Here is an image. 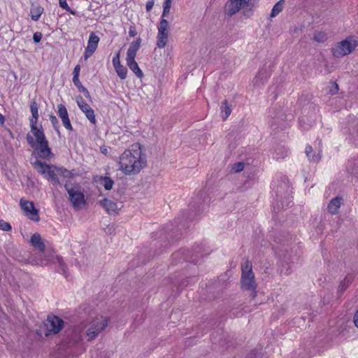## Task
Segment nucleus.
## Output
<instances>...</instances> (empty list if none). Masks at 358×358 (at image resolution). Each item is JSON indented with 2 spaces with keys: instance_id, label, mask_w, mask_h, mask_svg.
<instances>
[{
  "instance_id": "obj_1",
  "label": "nucleus",
  "mask_w": 358,
  "mask_h": 358,
  "mask_svg": "<svg viewBox=\"0 0 358 358\" xmlns=\"http://www.w3.org/2000/svg\"><path fill=\"white\" fill-rule=\"evenodd\" d=\"M146 159L142 156L141 148L133 145L120 157V169L126 175L136 174L146 165Z\"/></svg>"
},
{
  "instance_id": "obj_2",
  "label": "nucleus",
  "mask_w": 358,
  "mask_h": 358,
  "mask_svg": "<svg viewBox=\"0 0 358 358\" xmlns=\"http://www.w3.org/2000/svg\"><path fill=\"white\" fill-rule=\"evenodd\" d=\"M32 135L28 134L26 139L28 144L36 150H38V156L41 158L49 159L52 156L51 149L48 145V141L45 136L41 125L35 130H31Z\"/></svg>"
},
{
  "instance_id": "obj_3",
  "label": "nucleus",
  "mask_w": 358,
  "mask_h": 358,
  "mask_svg": "<svg viewBox=\"0 0 358 358\" xmlns=\"http://www.w3.org/2000/svg\"><path fill=\"white\" fill-rule=\"evenodd\" d=\"M272 189L275 195V200L276 203L274 208L279 209L285 208L289 206L292 203L291 189L287 180L284 178L280 181L278 180H274L272 183Z\"/></svg>"
},
{
  "instance_id": "obj_4",
  "label": "nucleus",
  "mask_w": 358,
  "mask_h": 358,
  "mask_svg": "<svg viewBox=\"0 0 358 358\" xmlns=\"http://www.w3.org/2000/svg\"><path fill=\"white\" fill-rule=\"evenodd\" d=\"M171 5V0H165L163 3V13L159 24L157 26V46L159 48H164L168 42L169 23L165 17L170 12Z\"/></svg>"
},
{
  "instance_id": "obj_5",
  "label": "nucleus",
  "mask_w": 358,
  "mask_h": 358,
  "mask_svg": "<svg viewBox=\"0 0 358 358\" xmlns=\"http://www.w3.org/2000/svg\"><path fill=\"white\" fill-rule=\"evenodd\" d=\"M34 169L41 175H45L47 180L51 181L54 185H60L58 178V168L52 164H48L40 160H36L34 163Z\"/></svg>"
},
{
  "instance_id": "obj_6",
  "label": "nucleus",
  "mask_w": 358,
  "mask_h": 358,
  "mask_svg": "<svg viewBox=\"0 0 358 358\" xmlns=\"http://www.w3.org/2000/svg\"><path fill=\"white\" fill-rule=\"evenodd\" d=\"M53 262L57 264L59 266V271L63 274L66 273V266L63 262L62 257L56 255L54 250H44L37 255V264L41 266H46L49 263Z\"/></svg>"
},
{
  "instance_id": "obj_7",
  "label": "nucleus",
  "mask_w": 358,
  "mask_h": 358,
  "mask_svg": "<svg viewBox=\"0 0 358 358\" xmlns=\"http://www.w3.org/2000/svg\"><path fill=\"white\" fill-rule=\"evenodd\" d=\"M358 45L357 41L348 37L346 39L338 43L332 48L331 52L335 57L341 58L350 54Z\"/></svg>"
},
{
  "instance_id": "obj_8",
  "label": "nucleus",
  "mask_w": 358,
  "mask_h": 358,
  "mask_svg": "<svg viewBox=\"0 0 358 358\" xmlns=\"http://www.w3.org/2000/svg\"><path fill=\"white\" fill-rule=\"evenodd\" d=\"M108 322L109 318L107 317L100 316L94 319L86 332L88 341L94 340L100 332L105 329Z\"/></svg>"
},
{
  "instance_id": "obj_9",
  "label": "nucleus",
  "mask_w": 358,
  "mask_h": 358,
  "mask_svg": "<svg viewBox=\"0 0 358 358\" xmlns=\"http://www.w3.org/2000/svg\"><path fill=\"white\" fill-rule=\"evenodd\" d=\"M64 187L69 194V200L75 208H79L86 203L83 191L81 190V187L79 185H76V186L70 187L69 185L66 183Z\"/></svg>"
},
{
  "instance_id": "obj_10",
  "label": "nucleus",
  "mask_w": 358,
  "mask_h": 358,
  "mask_svg": "<svg viewBox=\"0 0 358 358\" xmlns=\"http://www.w3.org/2000/svg\"><path fill=\"white\" fill-rule=\"evenodd\" d=\"M254 0H228L225 4L224 13L229 16H233L241 9L253 4Z\"/></svg>"
},
{
  "instance_id": "obj_11",
  "label": "nucleus",
  "mask_w": 358,
  "mask_h": 358,
  "mask_svg": "<svg viewBox=\"0 0 358 358\" xmlns=\"http://www.w3.org/2000/svg\"><path fill=\"white\" fill-rule=\"evenodd\" d=\"M63 324L64 321L59 317L55 315L48 316L44 322V327L46 330L45 336L57 334L62 328Z\"/></svg>"
},
{
  "instance_id": "obj_12",
  "label": "nucleus",
  "mask_w": 358,
  "mask_h": 358,
  "mask_svg": "<svg viewBox=\"0 0 358 358\" xmlns=\"http://www.w3.org/2000/svg\"><path fill=\"white\" fill-rule=\"evenodd\" d=\"M22 209L24 210L25 215L31 220L34 222L39 221L38 210L35 208L34 204L31 201H29L22 199L20 202Z\"/></svg>"
},
{
  "instance_id": "obj_13",
  "label": "nucleus",
  "mask_w": 358,
  "mask_h": 358,
  "mask_svg": "<svg viewBox=\"0 0 358 358\" xmlns=\"http://www.w3.org/2000/svg\"><path fill=\"white\" fill-rule=\"evenodd\" d=\"M76 102L79 108L85 115L87 120L91 123L95 124L96 120L94 110L90 107V106L83 100L81 96H78L76 98Z\"/></svg>"
},
{
  "instance_id": "obj_14",
  "label": "nucleus",
  "mask_w": 358,
  "mask_h": 358,
  "mask_svg": "<svg viewBox=\"0 0 358 358\" xmlns=\"http://www.w3.org/2000/svg\"><path fill=\"white\" fill-rule=\"evenodd\" d=\"M241 281L243 289L255 292L257 285L254 273L241 274Z\"/></svg>"
},
{
  "instance_id": "obj_15",
  "label": "nucleus",
  "mask_w": 358,
  "mask_h": 358,
  "mask_svg": "<svg viewBox=\"0 0 358 358\" xmlns=\"http://www.w3.org/2000/svg\"><path fill=\"white\" fill-rule=\"evenodd\" d=\"M57 108L58 115L60 117L64 127L69 131H73V127L70 122L68 111L65 106L63 104H59Z\"/></svg>"
},
{
  "instance_id": "obj_16",
  "label": "nucleus",
  "mask_w": 358,
  "mask_h": 358,
  "mask_svg": "<svg viewBox=\"0 0 358 358\" xmlns=\"http://www.w3.org/2000/svg\"><path fill=\"white\" fill-rule=\"evenodd\" d=\"M135 58L136 57H126L127 65L137 78H141L143 76V73L139 68Z\"/></svg>"
},
{
  "instance_id": "obj_17",
  "label": "nucleus",
  "mask_w": 358,
  "mask_h": 358,
  "mask_svg": "<svg viewBox=\"0 0 358 358\" xmlns=\"http://www.w3.org/2000/svg\"><path fill=\"white\" fill-rule=\"evenodd\" d=\"M30 243L39 252H44L45 249V243L42 241L41 235L38 233H35L31 236Z\"/></svg>"
},
{
  "instance_id": "obj_18",
  "label": "nucleus",
  "mask_w": 358,
  "mask_h": 358,
  "mask_svg": "<svg viewBox=\"0 0 358 358\" xmlns=\"http://www.w3.org/2000/svg\"><path fill=\"white\" fill-rule=\"evenodd\" d=\"M100 204L110 214L117 213V203L110 199L105 198L100 201Z\"/></svg>"
},
{
  "instance_id": "obj_19",
  "label": "nucleus",
  "mask_w": 358,
  "mask_h": 358,
  "mask_svg": "<svg viewBox=\"0 0 358 358\" xmlns=\"http://www.w3.org/2000/svg\"><path fill=\"white\" fill-rule=\"evenodd\" d=\"M99 40V37L95 33L91 32L87 41V52L94 53L97 48Z\"/></svg>"
},
{
  "instance_id": "obj_20",
  "label": "nucleus",
  "mask_w": 358,
  "mask_h": 358,
  "mask_svg": "<svg viewBox=\"0 0 358 358\" xmlns=\"http://www.w3.org/2000/svg\"><path fill=\"white\" fill-rule=\"evenodd\" d=\"M141 38L138 37L131 43L126 57H136V53L141 47Z\"/></svg>"
},
{
  "instance_id": "obj_21",
  "label": "nucleus",
  "mask_w": 358,
  "mask_h": 358,
  "mask_svg": "<svg viewBox=\"0 0 358 358\" xmlns=\"http://www.w3.org/2000/svg\"><path fill=\"white\" fill-rule=\"evenodd\" d=\"M342 199L341 197H336L330 201L328 204L327 208L331 214L338 213V208L341 207Z\"/></svg>"
},
{
  "instance_id": "obj_22",
  "label": "nucleus",
  "mask_w": 358,
  "mask_h": 358,
  "mask_svg": "<svg viewBox=\"0 0 358 358\" xmlns=\"http://www.w3.org/2000/svg\"><path fill=\"white\" fill-rule=\"evenodd\" d=\"M98 178L96 181L102 185L106 190H110L113 188L114 182L110 178L101 176Z\"/></svg>"
},
{
  "instance_id": "obj_23",
  "label": "nucleus",
  "mask_w": 358,
  "mask_h": 358,
  "mask_svg": "<svg viewBox=\"0 0 358 358\" xmlns=\"http://www.w3.org/2000/svg\"><path fill=\"white\" fill-rule=\"evenodd\" d=\"M43 8L40 6H32L30 9V16L32 20L38 21L43 13Z\"/></svg>"
},
{
  "instance_id": "obj_24",
  "label": "nucleus",
  "mask_w": 358,
  "mask_h": 358,
  "mask_svg": "<svg viewBox=\"0 0 358 358\" xmlns=\"http://www.w3.org/2000/svg\"><path fill=\"white\" fill-rule=\"evenodd\" d=\"M220 110H221V114L222 116V119L224 120H226L231 113V105L229 104L227 100H224L222 103Z\"/></svg>"
},
{
  "instance_id": "obj_25",
  "label": "nucleus",
  "mask_w": 358,
  "mask_h": 358,
  "mask_svg": "<svg viewBox=\"0 0 358 358\" xmlns=\"http://www.w3.org/2000/svg\"><path fill=\"white\" fill-rule=\"evenodd\" d=\"M313 151V148L310 145H307L306 147L305 152L307 157L308 158V160L315 163H317L320 160V154L317 155H312Z\"/></svg>"
},
{
  "instance_id": "obj_26",
  "label": "nucleus",
  "mask_w": 358,
  "mask_h": 358,
  "mask_svg": "<svg viewBox=\"0 0 358 358\" xmlns=\"http://www.w3.org/2000/svg\"><path fill=\"white\" fill-rule=\"evenodd\" d=\"M268 75L265 71H260L255 78L253 83L255 85L264 84L268 79Z\"/></svg>"
},
{
  "instance_id": "obj_27",
  "label": "nucleus",
  "mask_w": 358,
  "mask_h": 358,
  "mask_svg": "<svg viewBox=\"0 0 358 358\" xmlns=\"http://www.w3.org/2000/svg\"><path fill=\"white\" fill-rule=\"evenodd\" d=\"M288 150L284 147L278 148L273 153V158L275 159H284L287 156Z\"/></svg>"
},
{
  "instance_id": "obj_28",
  "label": "nucleus",
  "mask_w": 358,
  "mask_h": 358,
  "mask_svg": "<svg viewBox=\"0 0 358 358\" xmlns=\"http://www.w3.org/2000/svg\"><path fill=\"white\" fill-rule=\"evenodd\" d=\"M114 69L121 80H124L127 76V69L122 64L115 66Z\"/></svg>"
},
{
  "instance_id": "obj_29",
  "label": "nucleus",
  "mask_w": 358,
  "mask_h": 358,
  "mask_svg": "<svg viewBox=\"0 0 358 358\" xmlns=\"http://www.w3.org/2000/svg\"><path fill=\"white\" fill-rule=\"evenodd\" d=\"M284 4V1L280 0L278 2H277L274 6L273 7L271 12V17H274L277 15H278L282 10Z\"/></svg>"
},
{
  "instance_id": "obj_30",
  "label": "nucleus",
  "mask_w": 358,
  "mask_h": 358,
  "mask_svg": "<svg viewBox=\"0 0 358 358\" xmlns=\"http://www.w3.org/2000/svg\"><path fill=\"white\" fill-rule=\"evenodd\" d=\"M254 273L252 272V265L249 260H246L241 264V274Z\"/></svg>"
},
{
  "instance_id": "obj_31",
  "label": "nucleus",
  "mask_w": 358,
  "mask_h": 358,
  "mask_svg": "<svg viewBox=\"0 0 358 358\" xmlns=\"http://www.w3.org/2000/svg\"><path fill=\"white\" fill-rule=\"evenodd\" d=\"M352 282V276H346L340 283L339 292H344Z\"/></svg>"
},
{
  "instance_id": "obj_32",
  "label": "nucleus",
  "mask_w": 358,
  "mask_h": 358,
  "mask_svg": "<svg viewBox=\"0 0 358 358\" xmlns=\"http://www.w3.org/2000/svg\"><path fill=\"white\" fill-rule=\"evenodd\" d=\"M30 110L34 118H38V105L36 101H31L30 103Z\"/></svg>"
},
{
  "instance_id": "obj_33",
  "label": "nucleus",
  "mask_w": 358,
  "mask_h": 358,
  "mask_svg": "<svg viewBox=\"0 0 358 358\" xmlns=\"http://www.w3.org/2000/svg\"><path fill=\"white\" fill-rule=\"evenodd\" d=\"M57 173L58 176L65 178H71L73 176V173L70 171L64 168H58Z\"/></svg>"
},
{
  "instance_id": "obj_34",
  "label": "nucleus",
  "mask_w": 358,
  "mask_h": 358,
  "mask_svg": "<svg viewBox=\"0 0 358 358\" xmlns=\"http://www.w3.org/2000/svg\"><path fill=\"white\" fill-rule=\"evenodd\" d=\"M327 38V34L322 31H317L314 34V40L317 42L323 43Z\"/></svg>"
},
{
  "instance_id": "obj_35",
  "label": "nucleus",
  "mask_w": 358,
  "mask_h": 358,
  "mask_svg": "<svg viewBox=\"0 0 358 358\" xmlns=\"http://www.w3.org/2000/svg\"><path fill=\"white\" fill-rule=\"evenodd\" d=\"M50 121L54 128V129L56 131L57 134L60 136V131H59V123L57 117L54 115L50 116Z\"/></svg>"
},
{
  "instance_id": "obj_36",
  "label": "nucleus",
  "mask_w": 358,
  "mask_h": 358,
  "mask_svg": "<svg viewBox=\"0 0 358 358\" xmlns=\"http://www.w3.org/2000/svg\"><path fill=\"white\" fill-rule=\"evenodd\" d=\"M59 6L72 15H76L75 10H72L68 5L66 0H59Z\"/></svg>"
},
{
  "instance_id": "obj_37",
  "label": "nucleus",
  "mask_w": 358,
  "mask_h": 358,
  "mask_svg": "<svg viewBox=\"0 0 358 358\" xmlns=\"http://www.w3.org/2000/svg\"><path fill=\"white\" fill-rule=\"evenodd\" d=\"M292 268L289 264L286 263L285 264L284 263L282 264L281 268H280V273L284 275H289L292 273Z\"/></svg>"
},
{
  "instance_id": "obj_38",
  "label": "nucleus",
  "mask_w": 358,
  "mask_h": 358,
  "mask_svg": "<svg viewBox=\"0 0 358 358\" xmlns=\"http://www.w3.org/2000/svg\"><path fill=\"white\" fill-rule=\"evenodd\" d=\"M245 164L243 162H238L233 165L232 171L235 173L241 172L243 170Z\"/></svg>"
},
{
  "instance_id": "obj_39",
  "label": "nucleus",
  "mask_w": 358,
  "mask_h": 358,
  "mask_svg": "<svg viewBox=\"0 0 358 358\" xmlns=\"http://www.w3.org/2000/svg\"><path fill=\"white\" fill-rule=\"evenodd\" d=\"M11 229H12L11 225L8 222H7L3 220H0V229L5 231H10Z\"/></svg>"
},
{
  "instance_id": "obj_40",
  "label": "nucleus",
  "mask_w": 358,
  "mask_h": 358,
  "mask_svg": "<svg viewBox=\"0 0 358 358\" xmlns=\"http://www.w3.org/2000/svg\"><path fill=\"white\" fill-rule=\"evenodd\" d=\"M113 64L114 67L121 64V62H120V51L116 52L115 55H114V57L113 58Z\"/></svg>"
},
{
  "instance_id": "obj_41",
  "label": "nucleus",
  "mask_w": 358,
  "mask_h": 358,
  "mask_svg": "<svg viewBox=\"0 0 358 358\" xmlns=\"http://www.w3.org/2000/svg\"><path fill=\"white\" fill-rule=\"evenodd\" d=\"M137 31L136 29V26L134 23H131L129 28V35L130 37H135L137 35Z\"/></svg>"
},
{
  "instance_id": "obj_42",
  "label": "nucleus",
  "mask_w": 358,
  "mask_h": 358,
  "mask_svg": "<svg viewBox=\"0 0 358 358\" xmlns=\"http://www.w3.org/2000/svg\"><path fill=\"white\" fill-rule=\"evenodd\" d=\"M42 34L39 31H36L33 35V41L35 43H38L42 38Z\"/></svg>"
},
{
  "instance_id": "obj_43",
  "label": "nucleus",
  "mask_w": 358,
  "mask_h": 358,
  "mask_svg": "<svg viewBox=\"0 0 358 358\" xmlns=\"http://www.w3.org/2000/svg\"><path fill=\"white\" fill-rule=\"evenodd\" d=\"M73 84L78 87V90L80 91L82 88H84L85 87L81 84L79 77L78 78H73Z\"/></svg>"
},
{
  "instance_id": "obj_44",
  "label": "nucleus",
  "mask_w": 358,
  "mask_h": 358,
  "mask_svg": "<svg viewBox=\"0 0 358 358\" xmlns=\"http://www.w3.org/2000/svg\"><path fill=\"white\" fill-rule=\"evenodd\" d=\"M38 118H34L33 117L30 119V128L31 130H35V129L38 128L39 127H37Z\"/></svg>"
},
{
  "instance_id": "obj_45",
  "label": "nucleus",
  "mask_w": 358,
  "mask_h": 358,
  "mask_svg": "<svg viewBox=\"0 0 358 358\" xmlns=\"http://www.w3.org/2000/svg\"><path fill=\"white\" fill-rule=\"evenodd\" d=\"M338 91V86L336 83H331V87L329 89V93L331 94H335Z\"/></svg>"
},
{
  "instance_id": "obj_46",
  "label": "nucleus",
  "mask_w": 358,
  "mask_h": 358,
  "mask_svg": "<svg viewBox=\"0 0 358 358\" xmlns=\"http://www.w3.org/2000/svg\"><path fill=\"white\" fill-rule=\"evenodd\" d=\"M155 0H148L146 2L145 9L148 12L150 11L154 6Z\"/></svg>"
},
{
  "instance_id": "obj_47",
  "label": "nucleus",
  "mask_w": 358,
  "mask_h": 358,
  "mask_svg": "<svg viewBox=\"0 0 358 358\" xmlns=\"http://www.w3.org/2000/svg\"><path fill=\"white\" fill-rule=\"evenodd\" d=\"M80 71V65H76L74 67V69H73V78H78V77H79Z\"/></svg>"
},
{
  "instance_id": "obj_48",
  "label": "nucleus",
  "mask_w": 358,
  "mask_h": 358,
  "mask_svg": "<svg viewBox=\"0 0 358 358\" xmlns=\"http://www.w3.org/2000/svg\"><path fill=\"white\" fill-rule=\"evenodd\" d=\"M80 92H83L87 99H88L89 100H91V96H90V92L87 90V89L85 87L84 88H82V90Z\"/></svg>"
},
{
  "instance_id": "obj_49",
  "label": "nucleus",
  "mask_w": 358,
  "mask_h": 358,
  "mask_svg": "<svg viewBox=\"0 0 358 358\" xmlns=\"http://www.w3.org/2000/svg\"><path fill=\"white\" fill-rule=\"evenodd\" d=\"M353 321L355 323V325L358 328V308L356 313H355Z\"/></svg>"
},
{
  "instance_id": "obj_50",
  "label": "nucleus",
  "mask_w": 358,
  "mask_h": 358,
  "mask_svg": "<svg viewBox=\"0 0 358 358\" xmlns=\"http://www.w3.org/2000/svg\"><path fill=\"white\" fill-rule=\"evenodd\" d=\"M226 45H227L226 41H224V40H222V41H220L219 42V43H218V45H217V46H218L217 48H224Z\"/></svg>"
},
{
  "instance_id": "obj_51",
  "label": "nucleus",
  "mask_w": 358,
  "mask_h": 358,
  "mask_svg": "<svg viewBox=\"0 0 358 358\" xmlns=\"http://www.w3.org/2000/svg\"><path fill=\"white\" fill-rule=\"evenodd\" d=\"M93 53H91L90 52H87V48H85V54H84V58L85 59H87Z\"/></svg>"
},
{
  "instance_id": "obj_52",
  "label": "nucleus",
  "mask_w": 358,
  "mask_h": 358,
  "mask_svg": "<svg viewBox=\"0 0 358 358\" xmlns=\"http://www.w3.org/2000/svg\"><path fill=\"white\" fill-rule=\"evenodd\" d=\"M5 122V117L4 116L0 113V124H3Z\"/></svg>"
},
{
  "instance_id": "obj_53",
  "label": "nucleus",
  "mask_w": 358,
  "mask_h": 358,
  "mask_svg": "<svg viewBox=\"0 0 358 358\" xmlns=\"http://www.w3.org/2000/svg\"><path fill=\"white\" fill-rule=\"evenodd\" d=\"M303 121V118L299 120L300 124H301V122Z\"/></svg>"
},
{
  "instance_id": "obj_54",
  "label": "nucleus",
  "mask_w": 358,
  "mask_h": 358,
  "mask_svg": "<svg viewBox=\"0 0 358 358\" xmlns=\"http://www.w3.org/2000/svg\"><path fill=\"white\" fill-rule=\"evenodd\" d=\"M174 255H175V256H178V255H179V252L176 253Z\"/></svg>"
}]
</instances>
